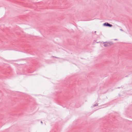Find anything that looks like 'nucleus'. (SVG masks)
Masks as SVG:
<instances>
[{"label": "nucleus", "mask_w": 132, "mask_h": 132, "mask_svg": "<svg viewBox=\"0 0 132 132\" xmlns=\"http://www.w3.org/2000/svg\"><path fill=\"white\" fill-rule=\"evenodd\" d=\"M99 42H97V43H98Z\"/></svg>", "instance_id": "8"}, {"label": "nucleus", "mask_w": 132, "mask_h": 132, "mask_svg": "<svg viewBox=\"0 0 132 132\" xmlns=\"http://www.w3.org/2000/svg\"><path fill=\"white\" fill-rule=\"evenodd\" d=\"M96 31H95L94 32L95 33H96Z\"/></svg>", "instance_id": "7"}, {"label": "nucleus", "mask_w": 132, "mask_h": 132, "mask_svg": "<svg viewBox=\"0 0 132 132\" xmlns=\"http://www.w3.org/2000/svg\"><path fill=\"white\" fill-rule=\"evenodd\" d=\"M120 30H121V31H123V30H122V29H120Z\"/></svg>", "instance_id": "4"}, {"label": "nucleus", "mask_w": 132, "mask_h": 132, "mask_svg": "<svg viewBox=\"0 0 132 132\" xmlns=\"http://www.w3.org/2000/svg\"><path fill=\"white\" fill-rule=\"evenodd\" d=\"M114 40H117V39H114Z\"/></svg>", "instance_id": "6"}, {"label": "nucleus", "mask_w": 132, "mask_h": 132, "mask_svg": "<svg viewBox=\"0 0 132 132\" xmlns=\"http://www.w3.org/2000/svg\"><path fill=\"white\" fill-rule=\"evenodd\" d=\"M98 105V104H96L94 105H93V106L94 107H95V106H97Z\"/></svg>", "instance_id": "3"}, {"label": "nucleus", "mask_w": 132, "mask_h": 132, "mask_svg": "<svg viewBox=\"0 0 132 132\" xmlns=\"http://www.w3.org/2000/svg\"><path fill=\"white\" fill-rule=\"evenodd\" d=\"M103 25L104 26L109 27H111L112 26V25L109 23L108 22H105L103 24Z\"/></svg>", "instance_id": "2"}, {"label": "nucleus", "mask_w": 132, "mask_h": 132, "mask_svg": "<svg viewBox=\"0 0 132 132\" xmlns=\"http://www.w3.org/2000/svg\"><path fill=\"white\" fill-rule=\"evenodd\" d=\"M103 44H104V46L106 47H110L113 44V43L111 42H103Z\"/></svg>", "instance_id": "1"}, {"label": "nucleus", "mask_w": 132, "mask_h": 132, "mask_svg": "<svg viewBox=\"0 0 132 132\" xmlns=\"http://www.w3.org/2000/svg\"><path fill=\"white\" fill-rule=\"evenodd\" d=\"M41 123H43L42 122V121H41Z\"/></svg>", "instance_id": "5"}]
</instances>
